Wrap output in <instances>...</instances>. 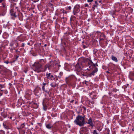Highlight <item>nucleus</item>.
I'll return each instance as SVG.
<instances>
[{"label":"nucleus","instance_id":"obj_41","mask_svg":"<svg viewBox=\"0 0 134 134\" xmlns=\"http://www.w3.org/2000/svg\"><path fill=\"white\" fill-rule=\"evenodd\" d=\"M99 2L100 3L102 1H101V0H100L99 1Z\"/></svg>","mask_w":134,"mask_h":134},{"label":"nucleus","instance_id":"obj_1","mask_svg":"<svg viewBox=\"0 0 134 134\" xmlns=\"http://www.w3.org/2000/svg\"><path fill=\"white\" fill-rule=\"evenodd\" d=\"M34 70L36 72H40L45 71L46 69H44L42 65L39 62H35L33 65Z\"/></svg>","mask_w":134,"mask_h":134},{"label":"nucleus","instance_id":"obj_21","mask_svg":"<svg viewBox=\"0 0 134 134\" xmlns=\"http://www.w3.org/2000/svg\"><path fill=\"white\" fill-rule=\"evenodd\" d=\"M51 74L50 73H49V74H47L46 75L47 78V79H50L51 77Z\"/></svg>","mask_w":134,"mask_h":134},{"label":"nucleus","instance_id":"obj_16","mask_svg":"<svg viewBox=\"0 0 134 134\" xmlns=\"http://www.w3.org/2000/svg\"><path fill=\"white\" fill-rule=\"evenodd\" d=\"M50 85L52 87H54L57 86V84L55 82H53L51 83Z\"/></svg>","mask_w":134,"mask_h":134},{"label":"nucleus","instance_id":"obj_5","mask_svg":"<svg viewBox=\"0 0 134 134\" xmlns=\"http://www.w3.org/2000/svg\"><path fill=\"white\" fill-rule=\"evenodd\" d=\"M80 134H87L88 131L86 128H83L80 129Z\"/></svg>","mask_w":134,"mask_h":134},{"label":"nucleus","instance_id":"obj_27","mask_svg":"<svg viewBox=\"0 0 134 134\" xmlns=\"http://www.w3.org/2000/svg\"><path fill=\"white\" fill-rule=\"evenodd\" d=\"M93 134H98V133L97 132L96 130H94L93 131Z\"/></svg>","mask_w":134,"mask_h":134},{"label":"nucleus","instance_id":"obj_45","mask_svg":"<svg viewBox=\"0 0 134 134\" xmlns=\"http://www.w3.org/2000/svg\"><path fill=\"white\" fill-rule=\"evenodd\" d=\"M31 124V125H33V123H32Z\"/></svg>","mask_w":134,"mask_h":134},{"label":"nucleus","instance_id":"obj_34","mask_svg":"<svg viewBox=\"0 0 134 134\" xmlns=\"http://www.w3.org/2000/svg\"><path fill=\"white\" fill-rule=\"evenodd\" d=\"M14 43H11L10 44V45L11 46H14Z\"/></svg>","mask_w":134,"mask_h":134},{"label":"nucleus","instance_id":"obj_36","mask_svg":"<svg viewBox=\"0 0 134 134\" xmlns=\"http://www.w3.org/2000/svg\"><path fill=\"white\" fill-rule=\"evenodd\" d=\"M54 77L52 75H51V78L50 79H51L52 78H53Z\"/></svg>","mask_w":134,"mask_h":134},{"label":"nucleus","instance_id":"obj_31","mask_svg":"<svg viewBox=\"0 0 134 134\" xmlns=\"http://www.w3.org/2000/svg\"><path fill=\"white\" fill-rule=\"evenodd\" d=\"M94 0H87V1L88 2H92Z\"/></svg>","mask_w":134,"mask_h":134},{"label":"nucleus","instance_id":"obj_25","mask_svg":"<svg viewBox=\"0 0 134 134\" xmlns=\"http://www.w3.org/2000/svg\"><path fill=\"white\" fill-rule=\"evenodd\" d=\"M97 129L98 131H101L102 129L100 128V127H98L97 128Z\"/></svg>","mask_w":134,"mask_h":134},{"label":"nucleus","instance_id":"obj_23","mask_svg":"<svg viewBox=\"0 0 134 134\" xmlns=\"http://www.w3.org/2000/svg\"><path fill=\"white\" fill-rule=\"evenodd\" d=\"M25 126V124L24 123H23L21 124L20 126V129H22Z\"/></svg>","mask_w":134,"mask_h":134},{"label":"nucleus","instance_id":"obj_3","mask_svg":"<svg viewBox=\"0 0 134 134\" xmlns=\"http://www.w3.org/2000/svg\"><path fill=\"white\" fill-rule=\"evenodd\" d=\"M85 60L87 61L86 63H87V65L89 67V68L90 69H88V68H87L88 70H89L90 69L92 68L91 67L92 66V65H93L94 67H96V66H97L98 65L97 63L95 64H94L93 63V62L90 60L88 59H85Z\"/></svg>","mask_w":134,"mask_h":134},{"label":"nucleus","instance_id":"obj_43","mask_svg":"<svg viewBox=\"0 0 134 134\" xmlns=\"http://www.w3.org/2000/svg\"><path fill=\"white\" fill-rule=\"evenodd\" d=\"M47 46V45H46V44H44V46Z\"/></svg>","mask_w":134,"mask_h":134},{"label":"nucleus","instance_id":"obj_50","mask_svg":"<svg viewBox=\"0 0 134 134\" xmlns=\"http://www.w3.org/2000/svg\"><path fill=\"white\" fill-rule=\"evenodd\" d=\"M133 130H134V129H132Z\"/></svg>","mask_w":134,"mask_h":134},{"label":"nucleus","instance_id":"obj_8","mask_svg":"<svg viewBox=\"0 0 134 134\" xmlns=\"http://www.w3.org/2000/svg\"><path fill=\"white\" fill-rule=\"evenodd\" d=\"M10 13L11 15L14 17H16V16L15 15V12L13 9H11L10 10Z\"/></svg>","mask_w":134,"mask_h":134},{"label":"nucleus","instance_id":"obj_15","mask_svg":"<svg viewBox=\"0 0 134 134\" xmlns=\"http://www.w3.org/2000/svg\"><path fill=\"white\" fill-rule=\"evenodd\" d=\"M3 126L4 128L6 129H10L9 127L7 125L6 123H3Z\"/></svg>","mask_w":134,"mask_h":134},{"label":"nucleus","instance_id":"obj_6","mask_svg":"<svg viewBox=\"0 0 134 134\" xmlns=\"http://www.w3.org/2000/svg\"><path fill=\"white\" fill-rule=\"evenodd\" d=\"M48 99H47L45 98L43 99L42 103L43 105V109L46 111L47 110V107L46 105V102L47 101H48Z\"/></svg>","mask_w":134,"mask_h":134},{"label":"nucleus","instance_id":"obj_38","mask_svg":"<svg viewBox=\"0 0 134 134\" xmlns=\"http://www.w3.org/2000/svg\"><path fill=\"white\" fill-rule=\"evenodd\" d=\"M14 2H16L18 1V0H13Z\"/></svg>","mask_w":134,"mask_h":134},{"label":"nucleus","instance_id":"obj_40","mask_svg":"<svg viewBox=\"0 0 134 134\" xmlns=\"http://www.w3.org/2000/svg\"><path fill=\"white\" fill-rule=\"evenodd\" d=\"M3 0H0V3H1L2 2V1H3Z\"/></svg>","mask_w":134,"mask_h":134},{"label":"nucleus","instance_id":"obj_47","mask_svg":"<svg viewBox=\"0 0 134 134\" xmlns=\"http://www.w3.org/2000/svg\"><path fill=\"white\" fill-rule=\"evenodd\" d=\"M1 91H3V90H1Z\"/></svg>","mask_w":134,"mask_h":134},{"label":"nucleus","instance_id":"obj_42","mask_svg":"<svg viewBox=\"0 0 134 134\" xmlns=\"http://www.w3.org/2000/svg\"><path fill=\"white\" fill-rule=\"evenodd\" d=\"M12 116H10V118H10V119H12Z\"/></svg>","mask_w":134,"mask_h":134},{"label":"nucleus","instance_id":"obj_13","mask_svg":"<svg viewBox=\"0 0 134 134\" xmlns=\"http://www.w3.org/2000/svg\"><path fill=\"white\" fill-rule=\"evenodd\" d=\"M111 59L113 60L115 62H117L118 61L117 58L116 57L114 56L113 55H112L111 56Z\"/></svg>","mask_w":134,"mask_h":134},{"label":"nucleus","instance_id":"obj_12","mask_svg":"<svg viewBox=\"0 0 134 134\" xmlns=\"http://www.w3.org/2000/svg\"><path fill=\"white\" fill-rule=\"evenodd\" d=\"M53 126L51 124H48L46 125V127L49 129H50Z\"/></svg>","mask_w":134,"mask_h":134},{"label":"nucleus","instance_id":"obj_26","mask_svg":"<svg viewBox=\"0 0 134 134\" xmlns=\"http://www.w3.org/2000/svg\"><path fill=\"white\" fill-rule=\"evenodd\" d=\"M98 71V69L97 68H96L94 69V70L93 71L94 73H96Z\"/></svg>","mask_w":134,"mask_h":134},{"label":"nucleus","instance_id":"obj_19","mask_svg":"<svg viewBox=\"0 0 134 134\" xmlns=\"http://www.w3.org/2000/svg\"><path fill=\"white\" fill-rule=\"evenodd\" d=\"M6 11V10H4L3 12H2L1 13V15L2 16H4L5 14Z\"/></svg>","mask_w":134,"mask_h":134},{"label":"nucleus","instance_id":"obj_35","mask_svg":"<svg viewBox=\"0 0 134 134\" xmlns=\"http://www.w3.org/2000/svg\"><path fill=\"white\" fill-rule=\"evenodd\" d=\"M25 44L24 43H23L22 44V47H24V46Z\"/></svg>","mask_w":134,"mask_h":134},{"label":"nucleus","instance_id":"obj_18","mask_svg":"<svg viewBox=\"0 0 134 134\" xmlns=\"http://www.w3.org/2000/svg\"><path fill=\"white\" fill-rule=\"evenodd\" d=\"M2 7L4 8V10H6L7 7L6 5L4 3H2Z\"/></svg>","mask_w":134,"mask_h":134},{"label":"nucleus","instance_id":"obj_11","mask_svg":"<svg viewBox=\"0 0 134 134\" xmlns=\"http://www.w3.org/2000/svg\"><path fill=\"white\" fill-rule=\"evenodd\" d=\"M76 70L78 71H80L81 69V67H80L79 64H77L75 66Z\"/></svg>","mask_w":134,"mask_h":134},{"label":"nucleus","instance_id":"obj_46","mask_svg":"<svg viewBox=\"0 0 134 134\" xmlns=\"http://www.w3.org/2000/svg\"><path fill=\"white\" fill-rule=\"evenodd\" d=\"M1 15V14H0V16Z\"/></svg>","mask_w":134,"mask_h":134},{"label":"nucleus","instance_id":"obj_33","mask_svg":"<svg viewBox=\"0 0 134 134\" xmlns=\"http://www.w3.org/2000/svg\"><path fill=\"white\" fill-rule=\"evenodd\" d=\"M88 4H85V7H88Z\"/></svg>","mask_w":134,"mask_h":134},{"label":"nucleus","instance_id":"obj_44","mask_svg":"<svg viewBox=\"0 0 134 134\" xmlns=\"http://www.w3.org/2000/svg\"><path fill=\"white\" fill-rule=\"evenodd\" d=\"M18 57V56H17L16 57V59H17Z\"/></svg>","mask_w":134,"mask_h":134},{"label":"nucleus","instance_id":"obj_28","mask_svg":"<svg viewBox=\"0 0 134 134\" xmlns=\"http://www.w3.org/2000/svg\"><path fill=\"white\" fill-rule=\"evenodd\" d=\"M46 83H43L42 84V87H43V88L44 87H45L46 85Z\"/></svg>","mask_w":134,"mask_h":134},{"label":"nucleus","instance_id":"obj_51","mask_svg":"<svg viewBox=\"0 0 134 134\" xmlns=\"http://www.w3.org/2000/svg\"><path fill=\"white\" fill-rule=\"evenodd\" d=\"M133 130H134V129H132Z\"/></svg>","mask_w":134,"mask_h":134},{"label":"nucleus","instance_id":"obj_20","mask_svg":"<svg viewBox=\"0 0 134 134\" xmlns=\"http://www.w3.org/2000/svg\"><path fill=\"white\" fill-rule=\"evenodd\" d=\"M94 74L95 73L93 71L92 72V73H91L89 74L88 75V76L89 77H91L92 76V75H94Z\"/></svg>","mask_w":134,"mask_h":134},{"label":"nucleus","instance_id":"obj_7","mask_svg":"<svg viewBox=\"0 0 134 134\" xmlns=\"http://www.w3.org/2000/svg\"><path fill=\"white\" fill-rule=\"evenodd\" d=\"M63 73L60 72L59 74L56 75H55L56 77L55 79L57 80H58V79H60L63 75Z\"/></svg>","mask_w":134,"mask_h":134},{"label":"nucleus","instance_id":"obj_9","mask_svg":"<svg viewBox=\"0 0 134 134\" xmlns=\"http://www.w3.org/2000/svg\"><path fill=\"white\" fill-rule=\"evenodd\" d=\"M88 124H90L92 127H93L94 126V124L93 123L92 120L91 118H90L88 120L87 122Z\"/></svg>","mask_w":134,"mask_h":134},{"label":"nucleus","instance_id":"obj_37","mask_svg":"<svg viewBox=\"0 0 134 134\" xmlns=\"http://www.w3.org/2000/svg\"><path fill=\"white\" fill-rule=\"evenodd\" d=\"M4 62L6 63L7 64H8L9 63L8 61L5 62Z\"/></svg>","mask_w":134,"mask_h":134},{"label":"nucleus","instance_id":"obj_48","mask_svg":"<svg viewBox=\"0 0 134 134\" xmlns=\"http://www.w3.org/2000/svg\"><path fill=\"white\" fill-rule=\"evenodd\" d=\"M90 4L91 5V3H90Z\"/></svg>","mask_w":134,"mask_h":134},{"label":"nucleus","instance_id":"obj_30","mask_svg":"<svg viewBox=\"0 0 134 134\" xmlns=\"http://www.w3.org/2000/svg\"><path fill=\"white\" fill-rule=\"evenodd\" d=\"M71 9V7L70 6L68 7H67V9H68L69 10H70Z\"/></svg>","mask_w":134,"mask_h":134},{"label":"nucleus","instance_id":"obj_52","mask_svg":"<svg viewBox=\"0 0 134 134\" xmlns=\"http://www.w3.org/2000/svg\"><path fill=\"white\" fill-rule=\"evenodd\" d=\"M25 72L26 73V71H25Z\"/></svg>","mask_w":134,"mask_h":134},{"label":"nucleus","instance_id":"obj_4","mask_svg":"<svg viewBox=\"0 0 134 134\" xmlns=\"http://www.w3.org/2000/svg\"><path fill=\"white\" fill-rule=\"evenodd\" d=\"M80 5L79 4H76L74 6L73 11V13L74 15H76L80 12Z\"/></svg>","mask_w":134,"mask_h":134},{"label":"nucleus","instance_id":"obj_22","mask_svg":"<svg viewBox=\"0 0 134 134\" xmlns=\"http://www.w3.org/2000/svg\"><path fill=\"white\" fill-rule=\"evenodd\" d=\"M50 65L49 64H46L44 67V68H43L44 69H45L46 68V69L47 68H48L49 69V68L50 66Z\"/></svg>","mask_w":134,"mask_h":134},{"label":"nucleus","instance_id":"obj_17","mask_svg":"<svg viewBox=\"0 0 134 134\" xmlns=\"http://www.w3.org/2000/svg\"><path fill=\"white\" fill-rule=\"evenodd\" d=\"M2 116L4 118H6L7 117V113L6 112L2 113Z\"/></svg>","mask_w":134,"mask_h":134},{"label":"nucleus","instance_id":"obj_24","mask_svg":"<svg viewBox=\"0 0 134 134\" xmlns=\"http://www.w3.org/2000/svg\"><path fill=\"white\" fill-rule=\"evenodd\" d=\"M0 134H5V132L2 130H0Z\"/></svg>","mask_w":134,"mask_h":134},{"label":"nucleus","instance_id":"obj_10","mask_svg":"<svg viewBox=\"0 0 134 134\" xmlns=\"http://www.w3.org/2000/svg\"><path fill=\"white\" fill-rule=\"evenodd\" d=\"M94 2V3L93 6L92 7V8L94 10L95 9V8H97L98 5V4L97 1H95Z\"/></svg>","mask_w":134,"mask_h":134},{"label":"nucleus","instance_id":"obj_2","mask_svg":"<svg viewBox=\"0 0 134 134\" xmlns=\"http://www.w3.org/2000/svg\"><path fill=\"white\" fill-rule=\"evenodd\" d=\"M74 122L75 124L80 126H83L85 124L84 117L78 115L76 117Z\"/></svg>","mask_w":134,"mask_h":134},{"label":"nucleus","instance_id":"obj_39","mask_svg":"<svg viewBox=\"0 0 134 134\" xmlns=\"http://www.w3.org/2000/svg\"><path fill=\"white\" fill-rule=\"evenodd\" d=\"M82 74L83 76L86 75L85 74H84V73L82 74Z\"/></svg>","mask_w":134,"mask_h":134},{"label":"nucleus","instance_id":"obj_14","mask_svg":"<svg viewBox=\"0 0 134 134\" xmlns=\"http://www.w3.org/2000/svg\"><path fill=\"white\" fill-rule=\"evenodd\" d=\"M42 90L43 91V93L44 92H45L46 93L48 94H49V91L47 89L45 88V87H44L43 88V87H42Z\"/></svg>","mask_w":134,"mask_h":134},{"label":"nucleus","instance_id":"obj_29","mask_svg":"<svg viewBox=\"0 0 134 134\" xmlns=\"http://www.w3.org/2000/svg\"><path fill=\"white\" fill-rule=\"evenodd\" d=\"M14 43H16L17 45H16V46H15V47H16L17 46H18L19 45L18 43L16 41H15Z\"/></svg>","mask_w":134,"mask_h":134},{"label":"nucleus","instance_id":"obj_32","mask_svg":"<svg viewBox=\"0 0 134 134\" xmlns=\"http://www.w3.org/2000/svg\"><path fill=\"white\" fill-rule=\"evenodd\" d=\"M4 87V85H2L0 84V88H3Z\"/></svg>","mask_w":134,"mask_h":134},{"label":"nucleus","instance_id":"obj_49","mask_svg":"<svg viewBox=\"0 0 134 134\" xmlns=\"http://www.w3.org/2000/svg\"><path fill=\"white\" fill-rule=\"evenodd\" d=\"M133 130H134V129H132Z\"/></svg>","mask_w":134,"mask_h":134}]
</instances>
